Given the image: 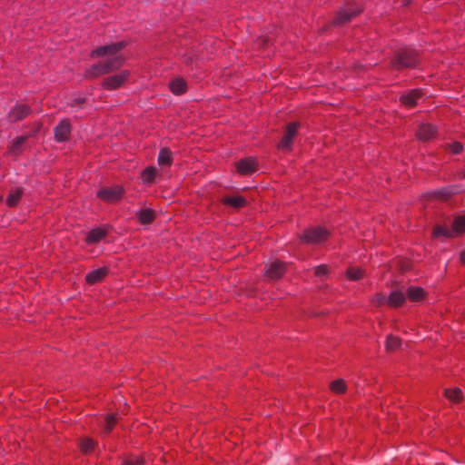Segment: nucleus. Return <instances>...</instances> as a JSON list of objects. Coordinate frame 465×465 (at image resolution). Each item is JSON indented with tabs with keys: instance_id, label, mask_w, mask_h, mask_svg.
I'll use <instances>...</instances> for the list:
<instances>
[{
	"instance_id": "ddd939ff",
	"label": "nucleus",
	"mask_w": 465,
	"mask_h": 465,
	"mask_svg": "<svg viewBox=\"0 0 465 465\" xmlns=\"http://www.w3.org/2000/svg\"><path fill=\"white\" fill-rule=\"evenodd\" d=\"M256 170V161L254 158H246L238 162L237 171L241 174H249Z\"/></svg>"
},
{
	"instance_id": "58836bf2",
	"label": "nucleus",
	"mask_w": 465,
	"mask_h": 465,
	"mask_svg": "<svg viewBox=\"0 0 465 465\" xmlns=\"http://www.w3.org/2000/svg\"><path fill=\"white\" fill-rule=\"evenodd\" d=\"M450 150L453 153H459L462 150V145L460 143H454L450 145Z\"/></svg>"
},
{
	"instance_id": "f704fd0d",
	"label": "nucleus",
	"mask_w": 465,
	"mask_h": 465,
	"mask_svg": "<svg viewBox=\"0 0 465 465\" xmlns=\"http://www.w3.org/2000/svg\"><path fill=\"white\" fill-rule=\"evenodd\" d=\"M85 99L81 97V96H77V97H74L71 100V102L69 103V105L72 107V108H81L82 105L84 104Z\"/></svg>"
},
{
	"instance_id": "bb28decb",
	"label": "nucleus",
	"mask_w": 465,
	"mask_h": 465,
	"mask_svg": "<svg viewBox=\"0 0 465 465\" xmlns=\"http://www.w3.org/2000/svg\"><path fill=\"white\" fill-rule=\"evenodd\" d=\"M401 344V339L393 335H389L386 340L385 347L388 351H394L400 348Z\"/></svg>"
},
{
	"instance_id": "39448f33",
	"label": "nucleus",
	"mask_w": 465,
	"mask_h": 465,
	"mask_svg": "<svg viewBox=\"0 0 465 465\" xmlns=\"http://www.w3.org/2000/svg\"><path fill=\"white\" fill-rule=\"evenodd\" d=\"M361 12V8L360 6H356L353 5H349L342 8L335 17L333 23L336 25H342L348 22H350L354 16L359 15Z\"/></svg>"
},
{
	"instance_id": "4468645a",
	"label": "nucleus",
	"mask_w": 465,
	"mask_h": 465,
	"mask_svg": "<svg viewBox=\"0 0 465 465\" xmlns=\"http://www.w3.org/2000/svg\"><path fill=\"white\" fill-rule=\"evenodd\" d=\"M436 128L430 124H423L420 126L417 132V137L421 141H428L434 137Z\"/></svg>"
},
{
	"instance_id": "5701e85b",
	"label": "nucleus",
	"mask_w": 465,
	"mask_h": 465,
	"mask_svg": "<svg viewBox=\"0 0 465 465\" xmlns=\"http://www.w3.org/2000/svg\"><path fill=\"white\" fill-rule=\"evenodd\" d=\"M407 296L412 302H419L424 297V290L420 287L411 286L407 290Z\"/></svg>"
},
{
	"instance_id": "4c0bfd02",
	"label": "nucleus",
	"mask_w": 465,
	"mask_h": 465,
	"mask_svg": "<svg viewBox=\"0 0 465 465\" xmlns=\"http://www.w3.org/2000/svg\"><path fill=\"white\" fill-rule=\"evenodd\" d=\"M271 42V38L269 36H262L260 37L257 42H256V45H259V46H265L267 45L269 43Z\"/></svg>"
},
{
	"instance_id": "4be33fe9",
	"label": "nucleus",
	"mask_w": 465,
	"mask_h": 465,
	"mask_svg": "<svg viewBox=\"0 0 465 465\" xmlns=\"http://www.w3.org/2000/svg\"><path fill=\"white\" fill-rule=\"evenodd\" d=\"M459 192L455 186L444 187L433 193L434 196L442 200H447L451 195Z\"/></svg>"
},
{
	"instance_id": "9d476101",
	"label": "nucleus",
	"mask_w": 465,
	"mask_h": 465,
	"mask_svg": "<svg viewBox=\"0 0 465 465\" xmlns=\"http://www.w3.org/2000/svg\"><path fill=\"white\" fill-rule=\"evenodd\" d=\"M97 194L104 201L113 203L121 199L124 194V189L121 186L104 188Z\"/></svg>"
},
{
	"instance_id": "b1692460",
	"label": "nucleus",
	"mask_w": 465,
	"mask_h": 465,
	"mask_svg": "<svg viewBox=\"0 0 465 465\" xmlns=\"http://www.w3.org/2000/svg\"><path fill=\"white\" fill-rule=\"evenodd\" d=\"M223 202L235 208L242 207L246 203V200L242 196H227L223 198Z\"/></svg>"
},
{
	"instance_id": "20e7f679",
	"label": "nucleus",
	"mask_w": 465,
	"mask_h": 465,
	"mask_svg": "<svg viewBox=\"0 0 465 465\" xmlns=\"http://www.w3.org/2000/svg\"><path fill=\"white\" fill-rule=\"evenodd\" d=\"M329 235V232L322 227H314L308 229L301 236V240L307 243H321L324 242Z\"/></svg>"
},
{
	"instance_id": "e433bc0d",
	"label": "nucleus",
	"mask_w": 465,
	"mask_h": 465,
	"mask_svg": "<svg viewBox=\"0 0 465 465\" xmlns=\"http://www.w3.org/2000/svg\"><path fill=\"white\" fill-rule=\"evenodd\" d=\"M388 299H386L385 295L382 293H377L373 299L372 302L378 306L383 304L385 302H387Z\"/></svg>"
},
{
	"instance_id": "f03ea898",
	"label": "nucleus",
	"mask_w": 465,
	"mask_h": 465,
	"mask_svg": "<svg viewBox=\"0 0 465 465\" xmlns=\"http://www.w3.org/2000/svg\"><path fill=\"white\" fill-rule=\"evenodd\" d=\"M419 62V55L416 50L411 48H401L396 52L391 65L396 70L403 68H411L416 66Z\"/></svg>"
},
{
	"instance_id": "cd10ccee",
	"label": "nucleus",
	"mask_w": 465,
	"mask_h": 465,
	"mask_svg": "<svg viewBox=\"0 0 465 465\" xmlns=\"http://www.w3.org/2000/svg\"><path fill=\"white\" fill-rule=\"evenodd\" d=\"M102 74H105V72H104V68L102 67L100 63L92 65L85 72V76L90 77V78L97 77Z\"/></svg>"
},
{
	"instance_id": "2eb2a0df",
	"label": "nucleus",
	"mask_w": 465,
	"mask_h": 465,
	"mask_svg": "<svg viewBox=\"0 0 465 465\" xmlns=\"http://www.w3.org/2000/svg\"><path fill=\"white\" fill-rule=\"evenodd\" d=\"M107 272L108 269L106 267H102L94 271H92L86 275V282L89 284H94L96 282H99L105 277Z\"/></svg>"
},
{
	"instance_id": "f257e3e1",
	"label": "nucleus",
	"mask_w": 465,
	"mask_h": 465,
	"mask_svg": "<svg viewBox=\"0 0 465 465\" xmlns=\"http://www.w3.org/2000/svg\"><path fill=\"white\" fill-rule=\"evenodd\" d=\"M124 46L125 43L124 41L100 46L93 50L91 55L92 57L108 56L105 61L100 62L104 72L107 74L118 69L123 64L124 57L118 54V52Z\"/></svg>"
},
{
	"instance_id": "412c9836",
	"label": "nucleus",
	"mask_w": 465,
	"mask_h": 465,
	"mask_svg": "<svg viewBox=\"0 0 465 465\" xmlns=\"http://www.w3.org/2000/svg\"><path fill=\"white\" fill-rule=\"evenodd\" d=\"M105 235L106 231L104 229L95 228L88 233L86 241L88 243H95L100 242Z\"/></svg>"
},
{
	"instance_id": "2f4dec72",
	"label": "nucleus",
	"mask_w": 465,
	"mask_h": 465,
	"mask_svg": "<svg viewBox=\"0 0 465 465\" xmlns=\"http://www.w3.org/2000/svg\"><path fill=\"white\" fill-rule=\"evenodd\" d=\"M94 445H95V443L92 439L86 438V439L82 440V441L80 443V448L83 452L87 453L94 450Z\"/></svg>"
},
{
	"instance_id": "ea45409f",
	"label": "nucleus",
	"mask_w": 465,
	"mask_h": 465,
	"mask_svg": "<svg viewBox=\"0 0 465 465\" xmlns=\"http://www.w3.org/2000/svg\"><path fill=\"white\" fill-rule=\"evenodd\" d=\"M460 261L465 264V250L460 252Z\"/></svg>"
},
{
	"instance_id": "7c9ffc66",
	"label": "nucleus",
	"mask_w": 465,
	"mask_h": 465,
	"mask_svg": "<svg viewBox=\"0 0 465 465\" xmlns=\"http://www.w3.org/2000/svg\"><path fill=\"white\" fill-rule=\"evenodd\" d=\"M157 170L155 167H147L142 173L143 180L144 183H151L153 181L156 175Z\"/></svg>"
},
{
	"instance_id": "dca6fc26",
	"label": "nucleus",
	"mask_w": 465,
	"mask_h": 465,
	"mask_svg": "<svg viewBox=\"0 0 465 465\" xmlns=\"http://www.w3.org/2000/svg\"><path fill=\"white\" fill-rule=\"evenodd\" d=\"M23 195V189L21 187L13 188L7 197H6V204L10 207L16 206L19 203L21 197Z\"/></svg>"
},
{
	"instance_id": "1a4fd4ad",
	"label": "nucleus",
	"mask_w": 465,
	"mask_h": 465,
	"mask_svg": "<svg viewBox=\"0 0 465 465\" xmlns=\"http://www.w3.org/2000/svg\"><path fill=\"white\" fill-rule=\"evenodd\" d=\"M72 131V125L68 119H63L54 127V139L58 143L65 142L69 139Z\"/></svg>"
},
{
	"instance_id": "a19ab883",
	"label": "nucleus",
	"mask_w": 465,
	"mask_h": 465,
	"mask_svg": "<svg viewBox=\"0 0 465 465\" xmlns=\"http://www.w3.org/2000/svg\"><path fill=\"white\" fill-rule=\"evenodd\" d=\"M462 176H463V178H465V170L462 173Z\"/></svg>"
},
{
	"instance_id": "a878e982",
	"label": "nucleus",
	"mask_w": 465,
	"mask_h": 465,
	"mask_svg": "<svg viewBox=\"0 0 465 465\" xmlns=\"http://www.w3.org/2000/svg\"><path fill=\"white\" fill-rule=\"evenodd\" d=\"M158 163L160 165H170L172 163V153L169 149H161L158 155Z\"/></svg>"
},
{
	"instance_id": "393cba45",
	"label": "nucleus",
	"mask_w": 465,
	"mask_h": 465,
	"mask_svg": "<svg viewBox=\"0 0 465 465\" xmlns=\"http://www.w3.org/2000/svg\"><path fill=\"white\" fill-rule=\"evenodd\" d=\"M26 139V136H20L14 140L12 144L9 146V153L14 155L18 154L22 151L23 144Z\"/></svg>"
},
{
	"instance_id": "72a5a7b5",
	"label": "nucleus",
	"mask_w": 465,
	"mask_h": 465,
	"mask_svg": "<svg viewBox=\"0 0 465 465\" xmlns=\"http://www.w3.org/2000/svg\"><path fill=\"white\" fill-rule=\"evenodd\" d=\"M104 421H105L104 432L109 433L113 430V428L116 422V418L114 415L111 414L105 418Z\"/></svg>"
},
{
	"instance_id": "c9c22d12",
	"label": "nucleus",
	"mask_w": 465,
	"mask_h": 465,
	"mask_svg": "<svg viewBox=\"0 0 465 465\" xmlns=\"http://www.w3.org/2000/svg\"><path fill=\"white\" fill-rule=\"evenodd\" d=\"M314 271H315V275L318 277L325 276L329 272L328 267L325 264L316 266L314 268Z\"/></svg>"
},
{
	"instance_id": "79ce46f5",
	"label": "nucleus",
	"mask_w": 465,
	"mask_h": 465,
	"mask_svg": "<svg viewBox=\"0 0 465 465\" xmlns=\"http://www.w3.org/2000/svg\"><path fill=\"white\" fill-rule=\"evenodd\" d=\"M2 200H3V197H2V196H0V202H1Z\"/></svg>"
},
{
	"instance_id": "c85d7f7f",
	"label": "nucleus",
	"mask_w": 465,
	"mask_h": 465,
	"mask_svg": "<svg viewBox=\"0 0 465 465\" xmlns=\"http://www.w3.org/2000/svg\"><path fill=\"white\" fill-rule=\"evenodd\" d=\"M346 275L351 281H358L363 277L364 272L359 267H350Z\"/></svg>"
},
{
	"instance_id": "c756f323",
	"label": "nucleus",
	"mask_w": 465,
	"mask_h": 465,
	"mask_svg": "<svg viewBox=\"0 0 465 465\" xmlns=\"http://www.w3.org/2000/svg\"><path fill=\"white\" fill-rule=\"evenodd\" d=\"M330 388L335 393H344L346 391L347 386L344 380L338 379L331 383Z\"/></svg>"
},
{
	"instance_id": "7ed1b4c3",
	"label": "nucleus",
	"mask_w": 465,
	"mask_h": 465,
	"mask_svg": "<svg viewBox=\"0 0 465 465\" xmlns=\"http://www.w3.org/2000/svg\"><path fill=\"white\" fill-rule=\"evenodd\" d=\"M465 232V215L458 216L453 221L452 229H449L442 226H436L433 231L435 237L446 236L453 237L456 234H460Z\"/></svg>"
},
{
	"instance_id": "a211bd4d",
	"label": "nucleus",
	"mask_w": 465,
	"mask_h": 465,
	"mask_svg": "<svg viewBox=\"0 0 465 465\" xmlns=\"http://www.w3.org/2000/svg\"><path fill=\"white\" fill-rule=\"evenodd\" d=\"M169 87L173 94L176 95L183 94L186 91V83L182 78H175L170 82Z\"/></svg>"
},
{
	"instance_id": "f8f14e48",
	"label": "nucleus",
	"mask_w": 465,
	"mask_h": 465,
	"mask_svg": "<svg viewBox=\"0 0 465 465\" xmlns=\"http://www.w3.org/2000/svg\"><path fill=\"white\" fill-rule=\"evenodd\" d=\"M422 96V92L419 89L411 90L403 94L401 96V102L409 108L415 106L418 103V100Z\"/></svg>"
},
{
	"instance_id": "f3484780",
	"label": "nucleus",
	"mask_w": 465,
	"mask_h": 465,
	"mask_svg": "<svg viewBox=\"0 0 465 465\" xmlns=\"http://www.w3.org/2000/svg\"><path fill=\"white\" fill-rule=\"evenodd\" d=\"M406 300V297L404 295V293L401 291H393L388 300H387V303L390 305V306H393V307H399L401 305H402L404 303Z\"/></svg>"
},
{
	"instance_id": "9b49d317",
	"label": "nucleus",
	"mask_w": 465,
	"mask_h": 465,
	"mask_svg": "<svg viewBox=\"0 0 465 465\" xmlns=\"http://www.w3.org/2000/svg\"><path fill=\"white\" fill-rule=\"evenodd\" d=\"M31 113L30 108L23 104H16L12 108L8 114V119L10 122H16L24 119Z\"/></svg>"
},
{
	"instance_id": "6ab92c4d",
	"label": "nucleus",
	"mask_w": 465,
	"mask_h": 465,
	"mask_svg": "<svg viewBox=\"0 0 465 465\" xmlns=\"http://www.w3.org/2000/svg\"><path fill=\"white\" fill-rule=\"evenodd\" d=\"M444 395L450 401L454 403L460 402L463 400V393L460 388L445 389Z\"/></svg>"
},
{
	"instance_id": "aec40b11",
	"label": "nucleus",
	"mask_w": 465,
	"mask_h": 465,
	"mask_svg": "<svg viewBox=\"0 0 465 465\" xmlns=\"http://www.w3.org/2000/svg\"><path fill=\"white\" fill-rule=\"evenodd\" d=\"M137 216H138L139 222L141 223L150 224L153 222V220L155 218V213L152 209L145 208V209L141 210L137 213Z\"/></svg>"
},
{
	"instance_id": "473e14b6",
	"label": "nucleus",
	"mask_w": 465,
	"mask_h": 465,
	"mask_svg": "<svg viewBox=\"0 0 465 465\" xmlns=\"http://www.w3.org/2000/svg\"><path fill=\"white\" fill-rule=\"evenodd\" d=\"M144 460L142 457L131 456L123 461V465H143Z\"/></svg>"
},
{
	"instance_id": "6e6552de",
	"label": "nucleus",
	"mask_w": 465,
	"mask_h": 465,
	"mask_svg": "<svg viewBox=\"0 0 465 465\" xmlns=\"http://www.w3.org/2000/svg\"><path fill=\"white\" fill-rule=\"evenodd\" d=\"M285 272V264L279 261L272 262L265 266L264 275L272 281L278 280Z\"/></svg>"
},
{
	"instance_id": "423d86ee",
	"label": "nucleus",
	"mask_w": 465,
	"mask_h": 465,
	"mask_svg": "<svg viewBox=\"0 0 465 465\" xmlns=\"http://www.w3.org/2000/svg\"><path fill=\"white\" fill-rule=\"evenodd\" d=\"M299 123L293 122L286 126L285 133L278 144V148L284 151H289L292 148V144L294 137L297 134Z\"/></svg>"
},
{
	"instance_id": "0eeeda50",
	"label": "nucleus",
	"mask_w": 465,
	"mask_h": 465,
	"mask_svg": "<svg viewBox=\"0 0 465 465\" xmlns=\"http://www.w3.org/2000/svg\"><path fill=\"white\" fill-rule=\"evenodd\" d=\"M129 74V71H122L117 74L106 77L103 81V87L107 90L117 89L126 82Z\"/></svg>"
}]
</instances>
